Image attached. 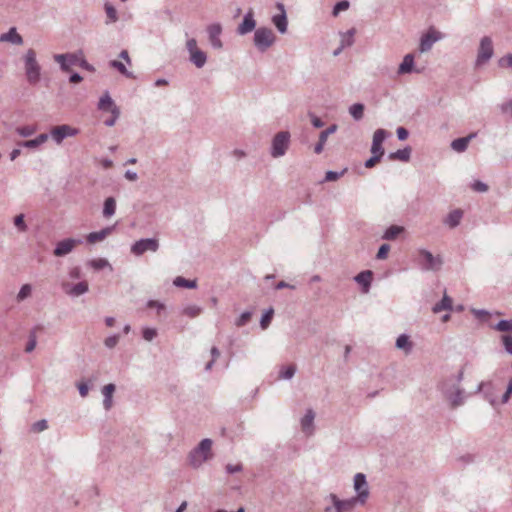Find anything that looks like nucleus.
Masks as SVG:
<instances>
[{
    "label": "nucleus",
    "mask_w": 512,
    "mask_h": 512,
    "mask_svg": "<svg viewBox=\"0 0 512 512\" xmlns=\"http://www.w3.org/2000/svg\"><path fill=\"white\" fill-rule=\"evenodd\" d=\"M212 441L208 438H205L200 441V443L190 451L188 455V462L191 467L197 469L204 462L212 457L211 454Z\"/></svg>",
    "instance_id": "nucleus-1"
},
{
    "label": "nucleus",
    "mask_w": 512,
    "mask_h": 512,
    "mask_svg": "<svg viewBox=\"0 0 512 512\" xmlns=\"http://www.w3.org/2000/svg\"><path fill=\"white\" fill-rule=\"evenodd\" d=\"M24 69L27 81L31 85H35L40 81L41 66L36 59V52L28 49L23 57Z\"/></svg>",
    "instance_id": "nucleus-2"
},
{
    "label": "nucleus",
    "mask_w": 512,
    "mask_h": 512,
    "mask_svg": "<svg viewBox=\"0 0 512 512\" xmlns=\"http://www.w3.org/2000/svg\"><path fill=\"white\" fill-rule=\"evenodd\" d=\"M417 264L423 271H438L443 265V259L440 255H433L426 249H419Z\"/></svg>",
    "instance_id": "nucleus-3"
},
{
    "label": "nucleus",
    "mask_w": 512,
    "mask_h": 512,
    "mask_svg": "<svg viewBox=\"0 0 512 512\" xmlns=\"http://www.w3.org/2000/svg\"><path fill=\"white\" fill-rule=\"evenodd\" d=\"M253 42L260 52H265L276 42V35L270 28L259 27L255 30Z\"/></svg>",
    "instance_id": "nucleus-4"
},
{
    "label": "nucleus",
    "mask_w": 512,
    "mask_h": 512,
    "mask_svg": "<svg viewBox=\"0 0 512 512\" xmlns=\"http://www.w3.org/2000/svg\"><path fill=\"white\" fill-rule=\"evenodd\" d=\"M441 391L450 401L453 407L463 404V390L455 383L454 379H449L441 384Z\"/></svg>",
    "instance_id": "nucleus-5"
},
{
    "label": "nucleus",
    "mask_w": 512,
    "mask_h": 512,
    "mask_svg": "<svg viewBox=\"0 0 512 512\" xmlns=\"http://www.w3.org/2000/svg\"><path fill=\"white\" fill-rule=\"evenodd\" d=\"M290 133L288 131H280L272 139L270 154L273 158L284 156L289 148Z\"/></svg>",
    "instance_id": "nucleus-6"
},
{
    "label": "nucleus",
    "mask_w": 512,
    "mask_h": 512,
    "mask_svg": "<svg viewBox=\"0 0 512 512\" xmlns=\"http://www.w3.org/2000/svg\"><path fill=\"white\" fill-rule=\"evenodd\" d=\"M493 54L494 48L492 39L488 36L482 37L477 51L475 66L480 67L486 64L493 57Z\"/></svg>",
    "instance_id": "nucleus-7"
},
{
    "label": "nucleus",
    "mask_w": 512,
    "mask_h": 512,
    "mask_svg": "<svg viewBox=\"0 0 512 512\" xmlns=\"http://www.w3.org/2000/svg\"><path fill=\"white\" fill-rule=\"evenodd\" d=\"M78 134L79 129L72 127L68 124H62L53 127L48 135L57 145H60L65 138L74 137Z\"/></svg>",
    "instance_id": "nucleus-8"
},
{
    "label": "nucleus",
    "mask_w": 512,
    "mask_h": 512,
    "mask_svg": "<svg viewBox=\"0 0 512 512\" xmlns=\"http://www.w3.org/2000/svg\"><path fill=\"white\" fill-rule=\"evenodd\" d=\"M159 249V241L155 238H143L136 241L131 246V253L135 256H141L145 252H156Z\"/></svg>",
    "instance_id": "nucleus-9"
},
{
    "label": "nucleus",
    "mask_w": 512,
    "mask_h": 512,
    "mask_svg": "<svg viewBox=\"0 0 512 512\" xmlns=\"http://www.w3.org/2000/svg\"><path fill=\"white\" fill-rule=\"evenodd\" d=\"M354 489L357 493L355 499L359 504H365L369 497V487L365 474L357 473L354 476Z\"/></svg>",
    "instance_id": "nucleus-10"
},
{
    "label": "nucleus",
    "mask_w": 512,
    "mask_h": 512,
    "mask_svg": "<svg viewBox=\"0 0 512 512\" xmlns=\"http://www.w3.org/2000/svg\"><path fill=\"white\" fill-rule=\"evenodd\" d=\"M222 30L220 23H212L207 26L208 40L213 49L220 50L223 48V42L221 40Z\"/></svg>",
    "instance_id": "nucleus-11"
},
{
    "label": "nucleus",
    "mask_w": 512,
    "mask_h": 512,
    "mask_svg": "<svg viewBox=\"0 0 512 512\" xmlns=\"http://www.w3.org/2000/svg\"><path fill=\"white\" fill-rule=\"evenodd\" d=\"M81 243H82V240H80V239L66 238L64 240L59 241L56 244L53 254L56 257H64V256L68 255L69 253H71L74 250V248L78 244H81Z\"/></svg>",
    "instance_id": "nucleus-12"
},
{
    "label": "nucleus",
    "mask_w": 512,
    "mask_h": 512,
    "mask_svg": "<svg viewBox=\"0 0 512 512\" xmlns=\"http://www.w3.org/2000/svg\"><path fill=\"white\" fill-rule=\"evenodd\" d=\"M276 7L279 10V13L273 15L271 20H272V23L277 28L278 32L281 34H285L288 29V20H287L285 6L281 2H277Z\"/></svg>",
    "instance_id": "nucleus-13"
},
{
    "label": "nucleus",
    "mask_w": 512,
    "mask_h": 512,
    "mask_svg": "<svg viewBox=\"0 0 512 512\" xmlns=\"http://www.w3.org/2000/svg\"><path fill=\"white\" fill-rule=\"evenodd\" d=\"M389 132H387L385 129H377L373 134V140L371 145V153L372 154H378L380 156H383L385 151L382 147V143L385 141V139L389 136Z\"/></svg>",
    "instance_id": "nucleus-14"
},
{
    "label": "nucleus",
    "mask_w": 512,
    "mask_h": 512,
    "mask_svg": "<svg viewBox=\"0 0 512 512\" xmlns=\"http://www.w3.org/2000/svg\"><path fill=\"white\" fill-rule=\"evenodd\" d=\"M97 108L102 112H110L111 114L121 113L108 91L104 92L100 97Z\"/></svg>",
    "instance_id": "nucleus-15"
},
{
    "label": "nucleus",
    "mask_w": 512,
    "mask_h": 512,
    "mask_svg": "<svg viewBox=\"0 0 512 512\" xmlns=\"http://www.w3.org/2000/svg\"><path fill=\"white\" fill-rule=\"evenodd\" d=\"M62 288L64 292L71 297H79L89 290L87 281H80L76 284L63 283Z\"/></svg>",
    "instance_id": "nucleus-16"
},
{
    "label": "nucleus",
    "mask_w": 512,
    "mask_h": 512,
    "mask_svg": "<svg viewBox=\"0 0 512 512\" xmlns=\"http://www.w3.org/2000/svg\"><path fill=\"white\" fill-rule=\"evenodd\" d=\"M256 28V21L254 19L253 11L250 9L243 17L242 22L237 27V34L246 35Z\"/></svg>",
    "instance_id": "nucleus-17"
},
{
    "label": "nucleus",
    "mask_w": 512,
    "mask_h": 512,
    "mask_svg": "<svg viewBox=\"0 0 512 512\" xmlns=\"http://www.w3.org/2000/svg\"><path fill=\"white\" fill-rule=\"evenodd\" d=\"M330 499L336 512L350 511L354 508L355 504L358 503L355 497L347 500H340L335 494H330Z\"/></svg>",
    "instance_id": "nucleus-18"
},
{
    "label": "nucleus",
    "mask_w": 512,
    "mask_h": 512,
    "mask_svg": "<svg viewBox=\"0 0 512 512\" xmlns=\"http://www.w3.org/2000/svg\"><path fill=\"white\" fill-rule=\"evenodd\" d=\"M314 419L315 412L312 409H307L300 421L301 429L306 436H311L314 433Z\"/></svg>",
    "instance_id": "nucleus-19"
},
{
    "label": "nucleus",
    "mask_w": 512,
    "mask_h": 512,
    "mask_svg": "<svg viewBox=\"0 0 512 512\" xmlns=\"http://www.w3.org/2000/svg\"><path fill=\"white\" fill-rule=\"evenodd\" d=\"M54 60L60 65V68L67 72L70 67L78 63V57L75 54H56Z\"/></svg>",
    "instance_id": "nucleus-20"
},
{
    "label": "nucleus",
    "mask_w": 512,
    "mask_h": 512,
    "mask_svg": "<svg viewBox=\"0 0 512 512\" xmlns=\"http://www.w3.org/2000/svg\"><path fill=\"white\" fill-rule=\"evenodd\" d=\"M372 279H373V272L370 270L362 271L354 277V280L359 285H361L363 293L369 292Z\"/></svg>",
    "instance_id": "nucleus-21"
},
{
    "label": "nucleus",
    "mask_w": 512,
    "mask_h": 512,
    "mask_svg": "<svg viewBox=\"0 0 512 512\" xmlns=\"http://www.w3.org/2000/svg\"><path fill=\"white\" fill-rule=\"evenodd\" d=\"M419 73L420 70L414 69V55L409 53L406 54L398 67L397 73L399 75L410 74L412 72Z\"/></svg>",
    "instance_id": "nucleus-22"
},
{
    "label": "nucleus",
    "mask_w": 512,
    "mask_h": 512,
    "mask_svg": "<svg viewBox=\"0 0 512 512\" xmlns=\"http://www.w3.org/2000/svg\"><path fill=\"white\" fill-rule=\"evenodd\" d=\"M338 129V126L336 124H332L330 125L327 129L323 130L320 135H319V140L318 142L316 143L315 147H314V152L316 154H320L322 153L323 149H324V145L327 141V138L329 135L335 133Z\"/></svg>",
    "instance_id": "nucleus-23"
},
{
    "label": "nucleus",
    "mask_w": 512,
    "mask_h": 512,
    "mask_svg": "<svg viewBox=\"0 0 512 512\" xmlns=\"http://www.w3.org/2000/svg\"><path fill=\"white\" fill-rule=\"evenodd\" d=\"M0 42H9L14 45H22L23 37L17 32L15 27H11L8 32L0 35Z\"/></svg>",
    "instance_id": "nucleus-24"
},
{
    "label": "nucleus",
    "mask_w": 512,
    "mask_h": 512,
    "mask_svg": "<svg viewBox=\"0 0 512 512\" xmlns=\"http://www.w3.org/2000/svg\"><path fill=\"white\" fill-rule=\"evenodd\" d=\"M395 346L405 354H410L413 350V343L407 334H401L397 337Z\"/></svg>",
    "instance_id": "nucleus-25"
},
{
    "label": "nucleus",
    "mask_w": 512,
    "mask_h": 512,
    "mask_svg": "<svg viewBox=\"0 0 512 512\" xmlns=\"http://www.w3.org/2000/svg\"><path fill=\"white\" fill-rule=\"evenodd\" d=\"M475 137V134L472 133V134H469L468 136L466 137H460V138H457L455 140H453L451 142V148L458 152V153H462L464 152L467 147H468V144L469 142Z\"/></svg>",
    "instance_id": "nucleus-26"
},
{
    "label": "nucleus",
    "mask_w": 512,
    "mask_h": 512,
    "mask_svg": "<svg viewBox=\"0 0 512 512\" xmlns=\"http://www.w3.org/2000/svg\"><path fill=\"white\" fill-rule=\"evenodd\" d=\"M462 217V210L455 209L446 216V218L443 220V223L450 228H455L460 224Z\"/></svg>",
    "instance_id": "nucleus-27"
},
{
    "label": "nucleus",
    "mask_w": 512,
    "mask_h": 512,
    "mask_svg": "<svg viewBox=\"0 0 512 512\" xmlns=\"http://www.w3.org/2000/svg\"><path fill=\"white\" fill-rule=\"evenodd\" d=\"M438 40L439 37H437L434 33L428 32L424 34L420 39V51L422 53L429 51L432 48L433 44Z\"/></svg>",
    "instance_id": "nucleus-28"
},
{
    "label": "nucleus",
    "mask_w": 512,
    "mask_h": 512,
    "mask_svg": "<svg viewBox=\"0 0 512 512\" xmlns=\"http://www.w3.org/2000/svg\"><path fill=\"white\" fill-rule=\"evenodd\" d=\"M115 389H116V387L112 383L107 384L102 388V394L104 397L103 406H104L105 410H110L112 407V404H113L112 397H113V393L115 392Z\"/></svg>",
    "instance_id": "nucleus-29"
},
{
    "label": "nucleus",
    "mask_w": 512,
    "mask_h": 512,
    "mask_svg": "<svg viewBox=\"0 0 512 512\" xmlns=\"http://www.w3.org/2000/svg\"><path fill=\"white\" fill-rule=\"evenodd\" d=\"M49 138V135L47 133L39 134L36 138L31 140H26L21 143H19L20 146L29 148V149H36L42 144H44Z\"/></svg>",
    "instance_id": "nucleus-30"
},
{
    "label": "nucleus",
    "mask_w": 512,
    "mask_h": 512,
    "mask_svg": "<svg viewBox=\"0 0 512 512\" xmlns=\"http://www.w3.org/2000/svg\"><path fill=\"white\" fill-rule=\"evenodd\" d=\"M113 231V227H105L100 231L91 232L87 235V241L89 243H96L104 240Z\"/></svg>",
    "instance_id": "nucleus-31"
},
{
    "label": "nucleus",
    "mask_w": 512,
    "mask_h": 512,
    "mask_svg": "<svg viewBox=\"0 0 512 512\" xmlns=\"http://www.w3.org/2000/svg\"><path fill=\"white\" fill-rule=\"evenodd\" d=\"M411 152H412L411 147L406 146L403 149H399L395 152H391L388 157L390 160H400L402 162H408L411 158Z\"/></svg>",
    "instance_id": "nucleus-32"
},
{
    "label": "nucleus",
    "mask_w": 512,
    "mask_h": 512,
    "mask_svg": "<svg viewBox=\"0 0 512 512\" xmlns=\"http://www.w3.org/2000/svg\"><path fill=\"white\" fill-rule=\"evenodd\" d=\"M403 232L404 227L398 225H391L384 231L382 239L392 241L395 240Z\"/></svg>",
    "instance_id": "nucleus-33"
},
{
    "label": "nucleus",
    "mask_w": 512,
    "mask_h": 512,
    "mask_svg": "<svg viewBox=\"0 0 512 512\" xmlns=\"http://www.w3.org/2000/svg\"><path fill=\"white\" fill-rule=\"evenodd\" d=\"M190 61L197 67L202 68L207 61V56L202 50L194 51L190 54Z\"/></svg>",
    "instance_id": "nucleus-34"
},
{
    "label": "nucleus",
    "mask_w": 512,
    "mask_h": 512,
    "mask_svg": "<svg viewBox=\"0 0 512 512\" xmlns=\"http://www.w3.org/2000/svg\"><path fill=\"white\" fill-rule=\"evenodd\" d=\"M116 211V201L113 197H108L104 201L103 207V216L105 218H110L115 214Z\"/></svg>",
    "instance_id": "nucleus-35"
},
{
    "label": "nucleus",
    "mask_w": 512,
    "mask_h": 512,
    "mask_svg": "<svg viewBox=\"0 0 512 512\" xmlns=\"http://www.w3.org/2000/svg\"><path fill=\"white\" fill-rule=\"evenodd\" d=\"M365 106L362 103H355L349 107V113L355 121H360L364 116Z\"/></svg>",
    "instance_id": "nucleus-36"
},
{
    "label": "nucleus",
    "mask_w": 512,
    "mask_h": 512,
    "mask_svg": "<svg viewBox=\"0 0 512 512\" xmlns=\"http://www.w3.org/2000/svg\"><path fill=\"white\" fill-rule=\"evenodd\" d=\"M451 308H452V299L449 296L444 295L442 300L434 305L433 312L439 313L443 310H451Z\"/></svg>",
    "instance_id": "nucleus-37"
},
{
    "label": "nucleus",
    "mask_w": 512,
    "mask_h": 512,
    "mask_svg": "<svg viewBox=\"0 0 512 512\" xmlns=\"http://www.w3.org/2000/svg\"><path fill=\"white\" fill-rule=\"evenodd\" d=\"M203 311V308L201 306L191 304L187 305L183 308L182 314L189 317V318H195L199 316Z\"/></svg>",
    "instance_id": "nucleus-38"
},
{
    "label": "nucleus",
    "mask_w": 512,
    "mask_h": 512,
    "mask_svg": "<svg viewBox=\"0 0 512 512\" xmlns=\"http://www.w3.org/2000/svg\"><path fill=\"white\" fill-rule=\"evenodd\" d=\"M173 284L176 287L189 288V289H194L197 287L196 280H188L181 276L176 277L173 281Z\"/></svg>",
    "instance_id": "nucleus-39"
},
{
    "label": "nucleus",
    "mask_w": 512,
    "mask_h": 512,
    "mask_svg": "<svg viewBox=\"0 0 512 512\" xmlns=\"http://www.w3.org/2000/svg\"><path fill=\"white\" fill-rule=\"evenodd\" d=\"M109 65L112 68L118 70L119 73H121L125 77H127V78H134V74L131 71L127 70L126 66L122 62H120L118 60H111L109 62Z\"/></svg>",
    "instance_id": "nucleus-40"
},
{
    "label": "nucleus",
    "mask_w": 512,
    "mask_h": 512,
    "mask_svg": "<svg viewBox=\"0 0 512 512\" xmlns=\"http://www.w3.org/2000/svg\"><path fill=\"white\" fill-rule=\"evenodd\" d=\"M104 8L107 15L106 24L115 23L118 20V15L115 7L110 3H105Z\"/></svg>",
    "instance_id": "nucleus-41"
},
{
    "label": "nucleus",
    "mask_w": 512,
    "mask_h": 512,
    "mask_svg": "<svg viewBox=\"0 0 512 512\" xmlns=\"http://www.w3.org/2000/svg\"><path fill=\"white\" fill-rule=\"evenodd\" d=\"M88 265L92 267L95 270H101L106 267H110V264L107 259L105 258H98V259H92L88 262Z\"/></svg>",
    "instance_id": "nucleus-42"
},
{
    "label": "nucleus",
    "mask_w": 512,
    "mask_h": 512,
    "mask_svg": "<svg viewBox=\"0 0 512 512\" xmlns=\"http://www.w3.org/2000/svg\"><path fill=\"white\" fill-rule=\"evenodd\" d=\"M296 372L295 365H289L287 367H283L279 372V378L289 380L291 379Z\"/></svg>",
    "instance_id": "nucleus-43"
},
{
    "label": "nucleus",
    "mask_w": 512,
    "mask_h": 512,
    "mask_svg": "<svg viewBox=\"0 0 512 512\" xmlns=\"http://www.w3.org/2000/svg\"><path fill=\"white\" fill-rule=\"evenodd\" d=\"M36 130H37L36 126L26 125V126L18 127L16 129V132L21 137H30L33 134H35Z\"/></svg>",
    "instance_id": "nucleus-44"
},
{
    "label": "nucleus",
    "mask_w": 512,
    "mask_h": 512,
    "mask_svg": "<svg viewBox=\"0 0 512 512\" xmlns=\"http://www.w3.org/2000/svg\"><path fill=\"white\" fill-rule=\"evenodd\" d=\"M354 33H355V30L354 29H350L347 31V33L345 35H343L342 37V40H341V48H346V47H350L353 45L354 43Z\"/></svg>",
    "instance_id": "nucleus-45"
},
{
    "label": "nucleus",
    "mask_w": 512,
    "mask_h": 512,
    "mask_svg": "<svg viewBox=\"0 0 512 512\" xmlns=\"http://www.w3.org/2000/svg\"><path fill=\"white\" fill-rule=\"evenodd\" d=\"M273 314H274V310L272 308H269L262 315L261 320H260V326L262 329H266L269 326V324L272 320Z\"/></svg>",
    "instance_id": "nucleus-46"
},
{
    "label": "nucleus",
    "mask_w": 512,
    "mask_h": 512,
    "mask_svg": "<svg viewBox=\"0 0 512 512\" xmlns=\"http://www.w3.org/2000/svg\"><path fill=\"white\" fill-rule=\"evenodd\" d=\"M494 329L500 332H510L512 331V319L511 320H500L495 326Z\"/></svg>",
    "instance_id": "nucleus-47"
},
{
    "label": "nucleus",
    "mask_w": 512,
    "mask_h": 512,
    "mask_svg": "<svg viewBox=\"0 0 512 512\" xmlns=\"http://www.w3.org/2000/svg\"><path fill=\"white\" fill-rule=\"evenodd\" d=\"M32 287L30 284H24L18 294H17V300L23 301L24 299L28 298L31 295Z\"/></svg>",
    "instance_id": "nucleus-48"
},
{
    "label": "nucleus",
    "mask_w": 512,
    "mask_h": 512,
    "mask_svg": "<svg viewBox=\"0 0 512 512\" xmlns=\"http://www.w3.org/2000/svg\"><path fill=\"white\" fill-rule=\"evenodd\" d=\"M251 317L252 313L250 311H245L235 320V325L237 327L245 326L251 320Z\"/></svg>",
    "instance_id": "nucleus-49"
},
{
    "label": "nucleus",
    "mask_w": 512,
    "mask_h": 512,
    "mask_svg": "<svg viewBox=\"0 0 512 512\" xmlns=\"http://www.w3.org/2000/svg\"><path fill=\"white\" fill-rule=\"evenodd\" d=\"M36 345H37V336H36V332L33 330L29 334V340L26 344L25 351L27 353L32 352L35 349Z\"/></svg>",
    "instance_id": "nucleus-50"
},
{
    "label": "nucleus",
    "mask_w": 512,
    "mask_h": 512,
    "mask_svg": "<svg viewBox=\"0 0 512 512\" xmlns=\"http://www.w3.org/2000/svg\"><path fill=\"white\" fill-rule=\"evenodd\" d=\"M157 336V330L155 328L145 327L142 330V337L146 341H152Z\"/></svg>",
    "instance_id": "nucleus-51"
},
{
    "label": "nucleus",
    "mask_w": 512,
    "mask_h": 512,
    "mask_svg": "<svg viewBox=\"0 0 512 512\" xmlns=\"http://www.w3.org/2000/svg\"><path fill=\"white\" fill-rule=\"evenodd\" d=\"M349 5L350 3L347 0L337 2L333 8V15L337 16L339 12L347 10L349 8Z\"/></svg>",
    "instance_id": "nucleus-52"
},
{
    "label": "nucleus",
    "mask_w": 512,
    "mask_h": 512,
    "mask_svg": "<svg viewBox=\"0 0 512 512\" xmlns=\"http://www.w3.org/2000/svg\"><path fill=\"white\" fill-rule=\"evenodd\" d=\"M346 172V169L342 170L341 172H336V171H327L326 174H325V178H324V181H336L337 179H339L341 176L344 175V173Z\"/></svg>",
    "instance_id": "nucleus-53"
},
{
    "label": "nucleus",
    "mask_w": 512,
    "mask_h": 512,
    "mask_svg": "<svg viewBox=\"0 0 512 512\" xmlns=\"http://www.w3.org/2000/svg\"><path fill=\"white\" fill-rule=\"evenodd\" d=\"M501 340H502L505 351L508 354L512 355V336L511 335H503L501 337Z\"/></svg>",
    "instance_id": "nucleus-54"
},
{
    "label": "nucleus",
    "mask_w": 512,
    "mask_h": 512,
    "mask_svg": "<svg viewBox=\"0 0 512 512\" xmlns=\"http://www.w3.org/2000/svg\"><path fill=\"white\" fill-rule=\"evenodd\" d=\"M120 336L118 334L111 335L107 337L104 341V344L107 348H114L119 342Z\"/></svg>",
    "instance_id": "nucleus-55"
},
{
    "label": "nucleus",
    "mask_w": 512,
    "mask_h": 512,
    "mask_svg": "<svg viewBox=\"0 0 512 512\" xmlns=\"http://www.w3.org/2000/svg\"><path fill=\"white\" fill-rule=\"evenodd\" d=\"M14 225L18 228L19 231L21 232H24L27 230V225L25 224V221H24V215L23 214H20V215H17L15 218H14Z\"/></svg>",
    "instance_id": "nucleus-56"
},
{
    "label": "nucleus",
    "mask_w": 512,
    "mask_h": 512,
    "mask_svg": "<svg viewBox=\"0 0 512 512\" xmlns=\"http://www.w3.org/2000/svg\"><path fill=\"white\" fill-rule=\"evenodd\" d=\"M390 251V245L389 244H382L379 247V250L377 252L376 258L379 260L386 259L388 256V253Z\"/></svg>",
    "instance_id": "nucleus-57"
},
{
    "label": "nucleus",
    "mask_w": 512,
    "mask_h": 512,
    "mask_svg": "<svg viewBox=\"0 0 512 512\" xmlns=\"http://www.w3.org/2000/svg\"><path fill=\"white\" fill-rule=\"evenodd\" d=\"M498 65L502 68L512 67V54H506L498 60Z\"/></svg>",
    "instance_id": "nucleus-58"
},
{
    "label": "nucleus",
    "mask_w": 512,
    "mask_h": 512,
    "mask_svg": "<svg viewBox=\"0 0 512 512\" xmlns=\"http://www.w3.org/2000/svg\"><path fill=\"white\" fill-rule=\"evenodd\" d=\"M148 308H154L157 310V313L160 314L161 311L165 309V305L162 302L157 300H149L146 304Z\"/></svg>",
    "instance_id": "nucleus-59"
},
{
    "label": "nucleus",
    "mask_w": 512,
    "mask_h": 512,
    "mask_svg": "<svg viewBox=\"0 0 512 512\" xmlns=\"http://www.w3.org/2000/svg\"><path fill=\"white\" fill-rule=\"evenodd\" d=\"M500 110L503 114L509 115L512 118V98L507 102H504L500 105Z\"/></svg>",
    "instance_id": "nucleus-60"
},
{
    "label": "nucleus",
    "mask_w": 512,
    "mask_h": 512,
    "mask_svg": "<svg viewBox=\"0 0 512 512\" xmlns=\"http://www.w3.org/2000/svg\"><path fill=\"white\" fill-rule=\"evenodd\" d=\"M471 187L476 192H486L488 190L487 184L479 180L474 181Z\"/></svg>",
    "instance_id": "nucleus-61"
},
{
    "label": "nucleus",
    "mask_w": 512,
    "mask_h": 512,
    "mask_svg": "<svg viewBox=\"0 0 512 512\" xmlns=\"http://www.w3.org/2000/svg\"><path fill=\"white\" fill-rule=\"evenodd\" d=\"M382 157H383V156H380V155H378V154H372V156H371L369 159H367V160L365 161V164H364V165H365V167H366V168H372V167H374V166H375V164H376L377 162H379V161L381 160V158H382Z\"/></svg>",
    "instance_id": "nucleus-62"
},
{
    "label": "nucleus",
    "mask_w": 512,
    "mask_h": 512,
    "mask_svg": "<svg viewBox=\"0 0 512 512\" xmlns=\"http://www.w3.org/2000/svg\"><path fill=\"white\" fill-rule=\"evenodd\" d=\"M225 469L228 474H234V473L241 472L243 469V466L241 464H235V465L227 464Z\"/></svg>",
    "instance_id": "nucleus-63"
},
{
    "label": "nucleus",
    "mask_w": 512,
    "mask_h": 512,
    "mask_svg": "<svg viewBox=\"0 0 512 512\" xmlns=\"http://www.w3.org/2000/svg\"><path fill=\"white\" fill-rule=\"evenodd\" d=\"M186 48L189 51V54L193 53L194 51L199 50L197 48V41L194 38H190L186 42Z\"/></svg>",
    "instance_id": "nucleus-64"
}]
</instances>
